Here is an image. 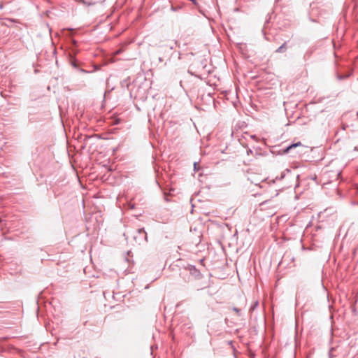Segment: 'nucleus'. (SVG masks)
Masks as SVG:
<instances>
[{
  "instance_id": "obj_15",
  "label": "nucleus",
  "mask_w": 358,
  "mask_h": 358,
  "mask_svg": "<svg viewBox=\"0 0 358 358\" xmlns=\"http://www.w3.org/2000/svg\"><path fill=\"white\" fill-rule=\"evenodd\" d=\"M36 313H38V307L36 308Z\"/></svg>"
},
{
  "instance_id": "obj_10",
  "label": "nucleus",
  "mask_w": 358,
  "mask_h": 358,
  "mask_svg": "<svg viewBox=\"0 0 358 358\" xmlns=\"http://www.w3.org/2000/svg\"><path fill=\"white\" fill-rule=\"evenodd\" d=\"M124 236L125 237V238L127 240L129 238V233H124Z\"/></svg>"
},
{
  "instance_id": "obj_21",
  "label": "nucleus",
  "mask_w": 358,
  "mask_h": 358,
  "mask_svg": "<svg viewBox=\"0 0 358 358\" xmlns=\"http://www.w3.org/2000/svg\"><path fill=\"white\" fill-rule=\"evenodd\" d=\"M357 81H358V78H357Z\"/></svg>"
},
{
  "instance_id": "obj_8",
  "label": "nucleus",
  "mask_w": 358,
  "mask_h": 358,
  "mask_svg": "<svg viewBox=\"0 0 358 358\" xmlns=\"http://www.w3.org/2000/svg\"><path fill=\"white\" fill-rule=\"evenodd\" d=\"M259 305V302L257 301H255L250 307L249 312L252 313L257 306Z\"/></svg>"
},
{
  "instance_id": "obj_3",
  "label": "nucleus",
  "mask_w": 358,
  "mask_h": 358,
  "mask_svg": "<svg viewBox=\"0 0 358 358\" xmlns=\"http://www.w3.org/2000/svg\"><path fill=\"white\" fill-rule=\"evenodd\" d=\"M302 146L303 145L301 142H296V143H292L282 149V153L287 154V153L290 152L292 150L296 149L297 147H302Z\"/></svg>"
},
{
  "instance_id": "obj_13",
  "label": "nucleus",
  "mask_w": 358,
  "mask_h": 358,
  "mask_svg": "<svg viewBox=\"0 0 358 358\" xmlns=\"http://www.w3.org/2000/svg\"><path fill=\"white\" fill-rule=\"evenodd\" d=\"M166 47L169 48L170 50H172L173 49V45H166Z\"/></svg>"
},
{
  "instance_id": "obj_4",
  "label": "nucleus",
  "mask_w": 358,
  "mask_h": 358,
  "mask_svg": "<svg viewBox=\"0 0 358 358\" xmlns=\"http://www.w3.org/2000/svg\"><path fill=\"white\" fill-rule=\"evenodd\" d=\"M287 50V42H284L278 49H276L275 52L277 53H283Z\"/></svg>"
},
{
  "instance_id": "obj_20",
  "label": "nucleus",
  "mask_w": 358,
  "mask_h": 358,
  "mask_svg": "<svg viewBox=\"0 0 358 358\" xmlns=\"http://www.w3.org/2000/svg\"><path fill=\"white\" fill-rule=\"evenodd\" d=\"M357 116L358 117V112L357 113Z\"/></svg>"
},
{
  "instance_id": "obj_1",
  "label": "nucleus",
  "mask_w": 358,
  "mask_h": 358,
  "mask_svg": "<svg viewBox=\"0 0 358 358\" xmlns=\"http://www.w3.org/2000/svg\"><path fill=\"white\" fill-rule=\"evenodd\" d=\"M134 242L138 245L144 244L148 242V236L144 228H140L131 234Z\"/></svg>"
},
{
  "instance_id": "obj_16",
  "label": "nucleus",
  "mask_w": 358,
  "mask_h": 358,
  "mask_svg": "<svg viewBox=\"0 0 358 358\" xmlns=\"http://www.w3.org/2000/svg\"><path fill=\"white\" fill-rule=\"evenodd\" d=\"M196 164H196V162H194V169H196Z\"/></svg>"
},
{
  "instance_id": "obj_12",
  "label": "nucleus",
  "mask_w": 358,
  "mask_h": 358,
  "mask_svg": "<svg viewBox=\"0 0 358 358\" xmlns=\"http://www.w3.org/2000/svg\"><path fill=\"white\" fill-rule=\"evenodd\" d=\"M233 310H234V311H235V312H237V313H238V312L240 311V310H239V309H238V308H236V307H234V308H233Z\"/></svg>"
},
{
  "instance_id": "obj_7",
  "label": "nucleus",
  "mask_w": 358,
  "mask_h": 358,
  "mask_svg": "<svg viewBox=\"0 0 358 358\" xmlns=\"http://www.w3.org/2000/svg\"><path fill=\"white\" fill-rule=\"evenodd\" d=\"M289 172H290L289 169H285L284 171H282L281 173L280 176H277L275 178V180H280L283 179L285 178V176L286 173H289Z\"/></svg>"
},
{
  "instance_id": "obj_17",
  "label": "nucleus",
  "mask_w": 358,
  "mask_h": 358,
  "mask_svg": "<svg viewBox=\"0 0 358 358\" xmlns=\"http://www.w3.org/2000/svg\"><path fill=\"white\" fill-rule=\"evenodd\" d=\"M159 62H162V57H159Z\"/></svg>"
},
{
  "instance_id": "obj_18",
  "label": "nucleus",
  "mask_w": 358,
  "mask_h": 358,
  "mask_svg": "<svg viewBox=\"0 0 358 358\" xmlns=\"http://www.w3.org/2000/svg\"><path fill=\"white\" fill-rule=\"evenodd\" d=\"M251 138H256V136H254V135H252V136H251Z\"/></svg>"
},
{
  "instance_id": "obj_14",
  "label": "nucleus",
  "mask_w": 358,
  "mask_h": 358,
  "mask_svg": "<svg viewBox=\"0 0 358 358\" xmlns=\"http://www.w3.org/2000/svg\"><path fill=\"white\" fill-rule=\"evenodd\" d=\"M299 295L297 294L296 295V301H298V300H299Z\"/></svg>"
},
{
  "instance_id": "obj_11",
  "label": "nucleus",
  "mask_w": 358,
  "mask_h": 358,
  "mask_svg": "<svg viewBox=\"0 0 358 358\" xmlns=\"http://www.w3.org/2000/svg\"><path fill=\"white\" fill-rule=\"evenodd\" d=\"M252 150L248 149V150H247V155H249L250 154H252Z\"/></svg>"
},
{
  "instance_id": "obj_6",
  "label": "nucleus",
  "mask_w": 358,
  "mask_h": 358,
  "mask_svg": "<svg viewBox=\"0 0 358 358\" xmlns=\"http://www.w3.org/2000/svg\"><path fill=\"white\" fill-rule=\"evenodd\" d=\"M71 65H72V66H73V68H75V69H78V71H81V72H84V73H87V72H88V71H87L83 70V69H80V68L78 67V65L77 61H76V60H73V61H71Z\"/></svg>"
},
{
  "instance_id": "obj_22",
  "label": "nucleus",
  "mask_w": 358,
  "mask_h": 358,
  "mask_svg": "<svg viewBox=\"0 0 358 358\" xmlns=\"http://www.w3.org/2000/svg\"><path fill=\"white\" fill-rule=\"evenodd\" d=\"M83 358H87V357H83Z\"/></svg>"
},
{
  "instance_id": "obj_19",
  "label": "nucleus",
  "mask_w": 358,
  "mask_h": 358,
  "mask_svg": "<svg viewBox=\"0 0 358 358\" xmlns=\"http://www.w3.org/2000/svg\"><path fill=\"white\" fill-rule=\"evenodd\" d=\"M2 222V220L0 218V223Z\"/></svg>"
},
{
  "instance_id": "obj_2",
  "label": "nucleus",
  "mask_w": 358,
  "mask_h": 358,
  "mask_svg": "<svg viewBox=\"0 0 358 358\" xmlns=\"http://www.w3.org/2000/svg\"><path fill=\"white\" fill-rule=\"evenodd\" d=\"M186 269L189 271V273L197 279H200L201 278V273L198 270L194 265L189 264Z\"/></svg>"
},
{
  "instance_id": "obj_9",
  "label": "nucleus",
  "mask_w": 358,
  "mask_h": 358,
  "mask_svg": "<svg viewBox=\"0 0 358 358\" xmlns=\"http://www.w3.org/2000/svg\"><path fill=\"white\" fill-rule=\"evenodd\" d=\"M182 8V6H174L172 5L171 6V10L173 11V12H176V11H178V10H181Z\"/></svg>"
},
{
  "instance_id": "obj_5",
  "label": "nucleus",
  "mask_w": 358,
  "mask_h": 358,
  "mask_svg": "<svg viewBox=\"0 0 358 358\" xmlns=\"http://www.w3.org/2000/svg\"><path fill=\"white\" fill-rule=\"evenodd\" d=\"M352 71H350V73L345 74V75H339L338 74V75H337V79L339 80H342L349 78L350 76H352Z\"/></svg>"
}]
</instances>
